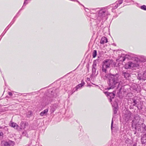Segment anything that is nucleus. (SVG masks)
Masks as SVG:
<instances>
[{
  "label": "nucleus",
  "instance_id": "obj_1",
  "mask_svg": "<svg viewBox=\"0 0 146 146\" xmlns=\"http://www.w3.org/2000/svg\"><path fill=\"white\" fill-rule=\"evenodd\" d=\"M105 76L106 78H108L109 80L108 84L109 88H108V90L113 88L116 87L117 84L118 88L120 86H121L122 82L120 81V78L118 74H106Z\"/></svg>",
  "mask_w": 146,
  "mask_h": 146
},
{
  "label": "nucleus",
  "instance_id": "obj_2",
  "mask_svg": "<svg viewBox=\"0 0 146 146\" xmlns=\"http://www.w3.org/2000/svg\"><path fill=\"white\" fill-rule=\"evenodd\" d=\"M112 62L110 60H105L103 62L102 66V71L106 73L107 70L108 68L110 67V66Z\"/></svg>",
  "mask_w": 146,
  "mask_h": 146
},
{
  "label": "nucleus",
  "instance_id": "obj_3",
  "mask_svg": "<svg viewBox=\"0 0 146 146\" xmlns=\"http://www.w3.org/2000/svg\"><path fill=\"white\" fill-rule=\"evenodd\" d=\"M107 14V12L104 8H102L100 10L98 14V18L103 19L105 17Z\"/></svg>",
  "mask_w": 146,
  "mask_h": 146
},
{
  "label": "nucleus",
  "instance_id": "obj_4",
  "mask_svg": "<svg viewBox=\"0 0 146 146\" xmlns=\"http://www.w3.org/2000/svg\"><path fill=\"white\" fill-rule=\"evenodd\" d=\"M1 143L3 146H13L15 144L14 142L11 141L3 140L2 141Z\"/></svg>",
  "mask_w": 146,
  "mask_h": 146
},
{
  "label": "nucleus",
  "instance_id": "obj_5",
  "mask_svg": "<svg viewBox=\"0 0 146 146\" xmlns=\"http://www.w3.org/2000/svg\"><path fill=\"white\" fill-rule=\"evenodd\" d=\"M137 78L139 80H145L146 78V72H141L138 73Z\"/></svg>",
  "mask_w": 146,
  "mask_h": 146
},
{
  "label": "nucleus",
  "instance_id": "obj_6",
  "mask_svg": "<svg viewBox=\"0 0 146 146\" xmlns=\"http://www.w3.org/2000/svg\"><path fill=\"white\" fill-rule=\"evenodd\" d=\"M115 91L113 92H105L106 95L109 96L110 100V102L112 101V99L115 96Z\"/></svg>",
  "mask_w": 146,
  "mask_h": 146
},
{
  "label": "nucleus",
  "instance_id": "obj_7",
  "mask_svg": "<svg viewBox=\"0 0 146 146\" xmlns=\"http://www.w3.org/2000/svg\"><path fill=\"white\" fill-rule=\"evenodd\" d=\"M134 119L133 121V123L135 124L136 127L137 126V123H139L140 120V117L138 115H135L134 117Z\"/></svg>",
  "mask_w": 146,
  "mask_h": 146
},
{
  "label": "nucleus",
  "instance_id": "obj_8",
  "mask_svg": "<svg viewBox=\"0 0 146 146\" xmlns=\"http://www.w3.org/2000/svg\"><path fill=\"white\" fill-rule=\"evenodd\" d=\"M125 58L130 59H131V57L129 55L126 54L125 55V57H120V58L118 60L119 61H124Z\"/></svg>",
  "mask_w": 146,
  "mask_h": 146
},
{
  "label": "nucleus",
  "instance_id": "obj_9",
  "mask_svg": "<svg viewBox=\"0 0 146 146\" xmlns=\"http://www.w3.org/2000/svg\"><path fill=\"white\" fill-rule=\"evenodd\" d=\"M122 75L125 78L127 79H128L131 76L130 74L129 73L127 72L123 71Z\"/></svg>",
  "mask_w": 146,
  "mask_h": 146
},
{
  "label": "nucleus",
  "instance_id": "obj_10",
  "mask_svg": "<svg viewBox=\"0 0 146 146\" xmlns=\"http://www.w3.org/2000/svg\"><path fill=\"white\" fill-rule=\"evenodd\" d=\"M28 125V124L27 123H25L24 122L22 121L21 123V127L19 128V129H24L25 128V126Z\"/></svg>",
  "mask_w": 146,
  "mask_h": 146
},
{
  "label": "nucleus",
  "instance_id": "obj_11",
  "mask_svg": "<svg viewBox=\"0 0 146 146\" xmlns=\"http://www.w3.org/2000/svg\"><path fill=\"white\" fill-rule=\"evenodd\" d=\"M108 39L105 37H103L102 38L100 41V43L101 44H104L108 42Z\"/></svg>",
  "mask_w": 146,
  "mask_h": 146
},
{
  "label": "nucleus",
  "instance_id": "obj_12",
  "mask_svg": "<svg viewBox=\"0 0 146 146\" xmlns=\"http://www.w3.org/2000/svg\"><path fill=\"white\" fill-rule=\"evenodd\" d=\"M10 126L14 127L15 129L19 130V126L16 123L12 122L11 123Z\"/></svg>",
  "mask_w": 146,
  "mask_h": 146
},
{
  "label": "nucleus",
  "instance_id": "obj_13",
  "mask_svg": "<svg viewBox=\"0 0 146 146\" xmlns=\"http://www.w3.org/2000/svg\"><path fill=\"white\" fill-rule=\"evenodd\" d=\"M141 141L143 143L146 144V133L142 137Z\"/></svg>",
  "mask_w": 146,
  "mask_h": 146
},
{
  "label": "nucleus",
  "instance_id": "obj_14",
  "mask_svg": "<svg viewBox=\"0 0 146 146\" xmlns=\"http://www.w3.org/2000/svg\"><path fill=\"white\" fill-rule=\"evenodd\" d=\"M84 84V82L78 84L75 87V90H77L78 88L83 86Z\"/></svg>",
  "mask_w": 146,
  "mask_h": 146
},
{
  "label": "nucleus",
  "instance_id": "obj_15",
  "mask_svg": "<svg viewBox=\"0 0 146 146\" xmlns=\"http://www.w3.org/2000/svg\"><path fill=\"white\" fill-rule=\"evenodd\" d=\"M112 106L114 107V108L113 109L114 113V114H116L117 113V103H115V105H114L113 106L112 105Z\"/></svg>",
  "mask_w": 146,
  "mask_h": 146
},
{
  "label": "nucleus",
  "instance_id": "obj_16",
  "mask_svg": "<svg viewBox=\"0 0 146 146\" xmlns=\"http://www.w3.org/2000/svg\"><path fill=\"white\" fill-rule=\"evenodd\" d=\"M125 68L126 69H131L130 65L129 62H128L127 63L125 64L124 66Z\"/></svg>",
  "mask_w": 146,
  "mask_h": 146
},
{
  "label": "nucleus",
  "instance_id": "obj_17",
  "mask_svg": "<svg viewBox=\"0 0 146 146\" xmlns=\"http://www.w3.org/2000/svg\"><path fill=\"white\" fill-rule=\"evenodd\" d=\"M48 111V110L47 109H45L43 111H42L40 113V115L41 116H43L44 114H45Z\"/></svg>",
  "mask_w": 146,
  "mask_h": 146
},
{
  "label": "nucleus",
  "instance_id": "obj_18",
  "mask_svg": "<svg viewBox=\"0 0 146 146\" xmlns=\"http://www.w3.org/2000/svg\"><path fill=\"white\" fill-rule=\"evenodd\" d=\"M129 63L131 68L134 67H137V65L135 64V63L131 62H129Z\"/></svg>",
  "mask_w": 146,
  "mask_h": 146
},
{
  "label": "nucleus",
  "instance_id": "obj_19",
  "mask_svg": "<svg viewBox=\"0 0 146 146\" xmlns=\"http://www.w3.org/2000/svg\"><path fill=\"white\" fill-rule=\"evenodd\" d=\"M97 51L96 50H94L92 53V56L93 58L96 57L97 55Z\"/></svg>",
  "mask_w": 146,
  "mask_h": 146
},
{
  "label": "nucleus",
  "instance_id": "obj_20",
  "mask_svg": "<svg viewBox=\"0 0 146 146\" xmlns=\"http://www.w3.org/2000/svg\"><path fill=\"white\" fill-rule=\"evenodd\" d=\"M141 127H142L143 129L145 130H146V126L145 124H144L143 123H142L141 124Z\"/></svg>",
  "mask_w": 146,
  "mask_h": 146
},
{
  "label": "nucleus",
  "instance_id": "obj_21",
  "mask_svg": "<svg viewBox=\"0 0 146 146\" xmlns=\"http://www.w3.org/2000/svg\"><path fill=\"white\" fill-rule=\"evenodd\" d=\"M92 72L93 74H95L96 72V68H92Z\"/></svg>",
  "mask_w": 146,
  "mask_h": 146
},
{
  "label": "nucleus",
  "instance_id": "obj_22",
  "mask_svg": "<svg viewBox=\"0 0 146 146\" xmlns=\"http://www.w3.org/2000/svg\"><path fill=\"white\" fill-rule=\"evenodd\" d=\"M96 61H94L93 62L92 68H96Z\"/></svg>",
  "mask_w": 146,
  "mask_h": 146
},
{
  "label": "nucleus",
  "instance_id": "obj_23",
  "mask_svg": "<svg viewBox=\"0 0 146 146\" xmlns=\"http://www.w3.org/2000/svg\"><path fill=\"white\" fill-rule=\"evenodd\" d=\"M141 8L142 9L146 10V6L145 5H143L142 6H141Z\"/></svg>",
  "mask_w": 146,
  "mask_h": 146
},
{
  "label": "nucleus",
  "instance_id": "obj_24",
  "mask_svg": "<svg viewBox=\"0 0 146 146\" xmlns=\"http://www.w3.org/2000/svg\"><path fill=\"white\" fill-rule=\"evenodd\" d=\"M76 90H75V88H74L72 90V91H71V92H70V93H69V95L70 94V95H72L74 92Z\"/></svg>",
  "mask_w": 146,
  "mask_h": 146
},
{
  "label": "nucleus",
  "instance_id": "obj_25",
  "mask_svg": "<svg viewBox=\"0 0 146 146\" xmlns=\"http://www.w3.org/2000/svg\"><path fill=\"white\" fill-rule=\"evenodd\" d=\"M133 103H134L133 106H136L137 102L134 99H133Z\"/></svg>",
  "mask_w": 146,
  "mask_h": 146
},
{
  "label": "nucleus",
  "instance_id": "obj_26",
  "mask_svg": "<svg viewBox=\"0 0 146 146\" xmlns=\"http://www.w3.org/2000/svg\"><path fill=\"white\" fill-rule=\"evenodd\" d=\"M123 0H119L118 2L119 5L122 3Z\"/></svg>",
  "mask_w": 146,
  "mask_h": 146
},
{
  "label": "nucleus",
  "instance_id": "obj_27",
  "mask_svg": "<svg viewBox=\"0 0 146 146\" xmlns=\"http://www.w3.org/2000/svg\"><path fill=\"white\" fill-rule=\"evenodd\" d=\"M112 119H113V118H112ZM113 123V119H112L111 123V129H112V128Z\"/></svg>",
  "mask_w": 146,
  "mask_h": 146
},
{
  "label": "nucleus",
  "instance_id": "obj_28",
  "mask_svg": "<svg viewBox=\"0 0 146 146\" xmlns=\"http://www.w3.org/2000/svg\"><path fill=\"white\" fill-rule=\"evenodd\" d=\"M27 1V0H25V1L23 5H26L27 4V3H26V1Z\"/></svg>",
  "mask_w": 146,
  "mask_h": 146
},
{
  "label": "nucleus",
  "instance_id": "obj_29",
  "mask_svg": "<svg viewBox=\"0 0 146 146\" xmlns=\"http://www.w3.org/2000/svg\"><path fill=\"white\" fill-rule=\"evenodd\" d=\"M8 94L9 96H12L13 95L12 93L11 92H9Z\"/></svg>",
  "mask_w": 146,
  "mask_h": 146
},
{
  "label": "nucleus",
  "instance_id": "obj_30",
  "mask_svg": "<svg viewBox=\"0 0 146 146\" xmlns=\"http://www.w3.org/2000/svg\"><path fill=\"white\" fill-rule=\"evenodd\" d=\"M3 135V133L2 132H0V136H2Z\"/></svg>",
  "mask_w": 146,
  "mask_h": 146
},
{
  "label": "nucleus",
  "instance_id": "obj_31",
  "mask_svg": "<svg viewBox=\"0 0 146 146\" xmlns=\"http://www.w3.org/2000/svg\"><path fill=\"white\" fill-rule=\"evenodd\" d=\"M131 0H125V1L127 2H129Z\"/></svg>",
  "mask_w": 146,
  "mask_h": 146
},
{
  "label": "nucleus",
  "instance_id": "obj_32",
  "mask_svg": "<svg viewBox=\"0 0 146 146\" xmlns=\"http://www.w3.org/2000/svg\"><path fill=\"white\" fill-rule=\"evenodd\" d=\"M117 7H118V5H117V6H116V5H115V6L114 7V8H114V9H116V8H117Z\"/></svg>",
  "mask_w": 146,
  "mask_h": 146
},
{
  "label": "nucleus",
  "instance_id": "obj_33",
  "mask_svg": "<svg viewBox=\"0 0 146 146\" xmlns=\"http://www.w3.org/2000/svg\"><path fill=\"white\" fill-rule=\"evenodd\" d=\"M29 113L30 114H31L32 113L31 111H29Z\"/></svg>",
  "mask_w": 146,
  "mask_h": 146
},
{
  "label": "nucleus",
  "instance_id": "obj_34",
  "mask_svg": "<svg viewBox=\"0 0 146 146\" xmlns=\"http://www.w3.org/2000/svg\"><path fill=\"white\" fill-rule=\"evenodd\" d=\"M133 146H136V144H134L133 145Z\"/></svg>",
  "mask_w": 146,
  "mask_h": 146
},
{
  "label": "nucleus",
  "instance_id": "obj_35",
  "mask_svg": "<svg viewBox=\"0 0 146 146\" xmlns=\"http://www.w3.org/2000/svg\"><path fill=\"white\" fill-rule=\"evenodd\" d=\"M1 128V127L0 126V128Z\"/></svg>",
  "mask_w": 146,
  "mask_h": 146
},
{
  "label": "nucleus",
  "instance_id": "obj_36",
  "mask_svg": "<svg viewBox=\"0 0 146 146\" xmlns=\"http://www.w3.org/2000/svg\"><path fill=\"white\" fill-rule=\"evenodd\" d=\"M26 146H29L28 145H26Z\"/></svg>",
  "mask_w": 146,
  "mask_h": 146
}]
</instances>
